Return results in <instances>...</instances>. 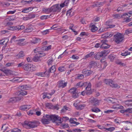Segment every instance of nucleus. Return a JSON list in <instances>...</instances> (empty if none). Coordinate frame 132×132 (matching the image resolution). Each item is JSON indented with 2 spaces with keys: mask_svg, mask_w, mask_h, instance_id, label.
<instances>
[{
  "mask_svg": "<svg viewBox=\"0 0 132 132\" xmlns=\"http://www.w3.org/2000/svg\"><path fill=\"white\" fill-rule=\"evenodd\" d=\"M23 69L26 71H32L35 70V67L34 65L28 63L26 64L23 66Z\"/></svg>",
  "mask_w": 132,
  "mask_h": 132,
  "instance_id": "f257e3e1",
  "label": "nucleus"
},
{
  "mask_svg": "<svg viewBox=\"0 0 132 132\" xmlns=\"http://www.w3.org/2000/svg\"><path fill=\"white\" fill-rule=\"evenodd\" d=\"M104 83L106 84L109 85L112 88H120V86L117 84H114V82L110 79H106L104 81Z\"/></svg>",
  "mask_w": 132,
  "mask_h": 132,
  "instance_id": "f03ea898",
  "label": "nucleus"
},
{
  "mask_svg": "<svg viewBox=\"0 0 132 132\" xmlns=\"http://www.w3.org/2000/svg\"><path fill=\"white\" fill-rule=\"evenodd\" d=\"M123 35L120 33L117 34L114 36V41L117 44L120 43L123 40Z\"/></svg>",
  "mask_w": 132,
  "mask_h": 132,
  "instance_id": "7ed1b4c3",
  "label": "nucleus"
},
{
  "mask_svg": "<svg viewBox=\"0 0 132 132\" xmlns=\"http://www.w3.org/2000/svg\"><path fill=\"white\" fill-rule=\"evenodd\" d=\"M38 125V123L36 122H29L25 121L23 126L26 127L27 126H28L31 128H33L37 127Z\"/></svg>",
  "mask_w": 132,
  "mask_h": 132,
  "instance_id": "20e7f679",
  "label": "nucleus"
},
{
  "mask_svg": "<svg viewBox=\"0 0 132 132\" xmlns=\"http://www.w3.org/2000/svg\"><path fill=\"white\" fill-rule=\"evenodd\" d=\"M52 117L51 120L53 122H56L58 125L61 123L63 119H61L60 118L55 115H52Z\"/></svg>",
  "mask_w": 132,
  "mask_h": 132,
  "instance_id": "39448f33",
  "label": "nucleus"
},
{
  "mask_svg": "<svg viewBox=\"0 0 132 132\" xmlns=\"http://www.w3.org/2000/svg\"><path fill=\"white\" fill-rule=\"evenodd\" d=\"M34 52L35 53H38L37 55H41V56H44L45 55V54L43 52L44 51L42 50V47H38L36 48L34 50Z\"/></svg>",
  "mask_w": 132,
  "mask_h": 132,
  "instance_id": "423d86ee",
  "label": "nucleus"
},
{
  "mask_svg": "<svg viewBox=\"0 0 132 132\" xmlns=\"http://www.w3.org/2000/svg\"><path fill=\"white\" fill-rule=\"evenodd\" d=\"M70 91V92L72 94V96L73 98H76L78 97V95L76 88H71Z\"/></svg>",
  "mask_w": 132,
  "mask_h": 132,
  "instance_id": "0eeeda50",
  "label": "nucleus"
},
{
  "mask_svg": "<svg viewBox=\"0 0 132 132\" xmlns=\"http://www.w3.org/2000/svg\"><path fill=\"white\" fill-rule=\"evenodd\" d=\"M22 97H16L12 98L10 99L9 100L7 101L9 103H14L17 101H19L22 100Z\"/></svg>",
  "mask_w": 132,
  "mask_h": 132,
  "instance_id": "6e6552de",
  "label": "nucleus"
},
{
  "mask_svg": "<svg viewBox=\"0 0 132 132\" xmlns=\"http://www.w3.org/2000/svg\"><path fill=\"white\" fill-rule=\"evenodd\" d=\"M91 84L89 82L86 88V94L87 95H89L92 93V91H91Z\"/></svg>",
  "mask_w": 132,
  "mask_h": 132,
  "instance_id": "1a4fd4ad",
  "label": "nucleus"
},
{
  "mask_svg": "<svg viewBox=\"0 0 132 132\" xmlns=\"http://www.w3.org/2000/svg\"><path fill=\"white\" fill-rule=\"evenodd\" d=\"M89 101L94 106H96L99 104L98 100L94 98H90Z\"/></svg>",
  "mask_w": 132,
  "mask_h": 132,
  "instance_id": "9d476101",
  "label": "nucleus"
},
{
  "mask_svg": "<svg viewBox=\"0 0 132 132\" xmlns=\"http://www.w3.org/2000/svg\"><path fill=\"white\" fill-rule=\"evenodd\" d=\"M51 11L55 12L59 11L61 10V8L60 7L59 4H56L53 6L51 7Z\"/></svg>",
  "mask_w": 132,
  "mask_h": 132,
  "instance_id": "9b49d317",
  "label": "nucleus"
},
{
  "mask_svg": "<svg viewBox=\"0 0 132 132\" xmlns=\"http://www.w3.org/2000/svg\"><path fill=\"white\" fill-rule=\"evenodd\" d=\"M56 71L55 66L54 65L51 67L49 70L45 71V73L49 74L50 73L54 72Z\"/></svg>",
  "mask_w": 132,
  "mask_h": 132,
  "instance_id": "f8f14e48",
  "label": "nucleus"
},
{
  "mask_svg": "<svg viewBox=\"0 0 132 132\" xmlns=\"http://www.w3.org/2000/svg\"><path fill=\"white\" fill-rule=\"evenodd\" d=\"M124 104L127 106H132V99L125 101L123 102Z\"/></svg>",
  "mask_w": 132,
  "mask_h": 132,
  "instance_id": "ddd939ff",
  "label": "nucleus"
},
{
  "mask_svg": "<svg viewBox=\"0 0 132 132\" xmlns=\"http://www.w3.org/2000/svg\"><path fill=\"white\" fill-rule=\"evenodd\" d=\"M58 87H59L63 88L66 86L67 82H65L64 81H61L58 82Z\"/></svg>",
  "mask_w": 132,
  "mask_h": 132,
  "instance_id": "4468645a",
  "label": "nucleus"
},
{
  "mask_svg": "<svg viewBox=\"0 0 132 132\" xmlns=\"http://www.w3.org/2000/svg\"><path fill=\"white\" fill-rule=\"evenodd\" d=\"M82 72L84 74L87 76H89L93 73V71L84 69L82 70Z\"/></svg>",
  "mask_w": 132,
  "mask_h": 132,
  "instance_id": "2eb2a0df",
  "label": "nucleus"
},
{
  "mask_svg": "<svg viewBox=\"0 0 132 132\" xmlns=\"http://www.w3.org/2000/svg\"><path fill=\"white\" fill-rule=\"evenodd\" d=\"M88 84L86 82H80L77 83L76 85V87H80L82 86H84V87H86L87 85Z\"/></svg>",
  "mask_w": 132,
  "mask_h": 132,
  "instance_id": "dca6fc26",
  "label": "nucleus"
},
{
  "mask_svg": "<svg viewBox=\"0 0 132 132\" xmlns=\"http://www.w3.org/2000/svg\"><path fill=\"white\" fill-rule=\"evenodd\" d=\"M6 75L9 76L11 75H13L14 74V72L12 71L9 70L5 69L2 71Z\"/></svg>",
  "mask_w": 132,
  "mask_h": 132,
  "instance_id": "f3484780",
  "label": "nucleus"
},
{
  "mask_svg": "<svg viewBox=\"0 0 132 132\" xmlns=\"http://www.w3.org/2000/svg\"><path fill=\"white\" fill-rule=\"evenodd\" d=\"M27 94V92L26 91H22L21 92H18L17 94L18 95V97H23L22 96L26 95ZM23 100V98L22 100Z\"/></svg>",
  "mask_w": 132,
  "mask_h": 132,
  "instance_id": "a211bd4d",
  "label": "nucleus"
},
{
  "mask_svg": "<svg viewBox=\"0 0 132 132\" xmlns=\"http://www.w3.org/2000/svg\"><path fill=\"white\" fill-rule=\"evenodd\" d=\"M43 56H41V55H38L37 54L34 57L33 59V60L35 62L40 61V58Z\"/></svg>",
  "mask_w": 132,
  "mask_h": 132,
  "instance_id": "6ab92c4d",
  "label": "nucleus"
},
{
  "mask_svg": "<svg viewBox=\"0 0 132 132\" xmlns=\"http://www.w3.org/2000/svg\"><path fill=\"white\" fill-rule=\"evenodd\" d=\"M128 15V14L127 13H125L123 14L122 15H121L120 14H116L113 15L114 17L116 18L119 19L123 18V16Z\"/></svg>",
  "mask_w": 132,
  "mask_h": 132,
  "instance_id": "aec40b11",
  "label": "nucleus"
},
{
  "mask_svg": "<svg viewBox=\"0 0 132 132\" xmlns=\"http://www.w3.org/2000/svg\"><path fill=\"white\" fill-rule=\"evenodd\" d=\"M30 108V106L29 105H24L20 107V109L22 110H27Z\"/></svg>",
  "mask_w": 132,
  "mask_h": 132,
  "instance_id": "412c9836",
  "label": "nucleus"
},
{
  "mask_svg": "<svg viewBox=\"0 0 132 132\" xmlns=\"http://www.w3.org/2000/svg\"><path fill=\"white\" fill-rule=\"evenodd\" d=\"M102 56V55L101 52L97 53L95 55V57L96 59L99 60Z\"/></svg>",
  "mask_w": 132,
  "mask_h": 132,
  "instance_id": "4be33fe9",
  "label": "nucleus"
},
{
  "mask_svg": "<svg viewBox=\"0 0 132 132\" xmlns=\"http://www.w3.org/2000/svg\"><path fill=\"white\" fill-rule=\"evenodd\" d=\"M42 11L44 13H48L51 12V7L47 8L46 7L43 8L42 9Z\"/></svg>",
  "mask_w": 132,
  "mask_h": 132,
  "instance_id": "5701e85b",
  "label": "nucleus"
},
{
  "mask_svg": "<svg viewBox=\"0 0 132 132\" xmlns=\"http://www.w3.org/2000/svg\"><path fill=\"white\" fill-rule=\"evenodd\" d=\"M101 52L102 56H106L110 52V51L108 50H106Z\"/></svg>",
  "mask_w": 132,
  "mask_h": 132,
  "instance_id": "b1692460",
  "label": "nucleus"
},
{
  "mask_svg": "<svg viewBox=\"0 0 132 132\" xmlns=\"http://www.w3.org/2000/svg\"><path fill=\"white\" fill-rule=\"evenodd\" d=\"M107 101L108 102H110L112 103L116 104L117 100L115 98H109L107 99Z\"/></svg>",
  "mask_w": 132,
  "mask_h": 132,
  "instance_id": "393cba45",
  "label": "nucleus"
},
{
  "mask_svg": "<svg viewBox=\"0 0 132 132\" xmlns=\"http://www.w3.org/2000/svg\"><path fill=\"white\" fill-rule=\"evenodd\" d=\"M18 26H13L9 27L8 28V29L12 30H18Z\"/></svg>",
  "mask_w": 132,
  "mask_h": 132,
  "instance_id": "a878e982",
  "label": "nucleus"
},
{
  "mask_svg": "<svg viewBox=\"0 0 132 132\" xmlns=\"http://www.w3.org/2000/svg\"><path fill=\"white\" fill-rule=\"evenodd\" d=\"M32 9H33L31 7H29L25 8L22 10V12L24 13H26L29 12V11L26 12V11L29 10V11H31L32 10Z\"/></svg>",
  "mask_w": 132,
  "mask_h": 132,
  "instance_id": "bb28decb",
  "label": "nucleus"
},
{
  "mask_svg": "<svg viewBox=\"0 0 132 132\" xmlns=\"http://www.w3.org/2000/svg\"><path fill=\"white\" fill-rule=\"evenodd\" d=\"M40 39L35 38L31 42V43L36 44L40 42Z\"/></svg>",
  "mask_w": 132,
  "mask_h": 132,
  "instance_id": "cd10ccee",
  "label": "nucleus"
},
{
  "mask_svg": "<svg viewBox=\"0 0 132 132\" xmlns=\"http://www.w3.org/2000/svg\"><path fill=\"white\" fill-rule=\"evenodd\" d=\"M51 45H50L48 46H44L42 47V50L44 51H47L51 49Z\"/></svg>",
  "mask_w": 132,
  "mask_h": 132,
  "instance_id": "c85d7f7f",
  "label": "nucleus"
},
{
  "mask_svg": "<svg viewBox=\"0 0 132 132\" xmlns=\"http://www.w3.org/2000/svg\"><path fill=\"white\" fill-rule=\"evenodd\" d=\"M106 3V1H104L103 2H96V5L97 7H100Z\"/></svg>",
  "mask_w": 132,
  "mask_h": 132,
  "instance_id": "c756f323",
  "label": "nucleus"
},
{
  "mask_svg": "<svg viewBox=\"0 0 132 132\" xmlns=\"http://www.w3.org/2000/svg\"><path fill=\"white\" fill-rule=\"evenodd\" d=\"M96 64V63L94 61H92L90 62L89 67L90 68H92L94 67Z\"/></svg>",
  "mask_w": 132,
  "mask_h": 132,
  "instance_id": "7c9ffc66",
  "label": "nucleus"
},
{
  "mask_svg": "<svg viewBox=\"0 0 132 132\" xmlns=\"http://www.w3.org/2000/svg\"><path fill=\"white\" fill-rule=\"evenodd\" d=\"M33 30V28L31 27H28L25 30V32H31Z\"/></svg>",
  "mask_w": 132,
  "mask_h": 132,
  "instance_id": "2f4dec72",
  "label": "nucleus"
},
{
  "mask_svg": "<svg viewBox=\"0 0 132 132\" xmlns=\"http://www.w3.org/2000/svg\"><path fill=\"white\" fill-rule=\"evenodd\" d=\"M94 54V52H90L85 56L84 59H86L87 58L91 57Z\"/></svg>",
  "mask_w": 132,
  "mask_h": 132,
  "instance_id": "473e14b6",
  "label": "nucleus"
},
{
  "mask_svg": "<svg viewBox=\"0 0 132 132\" xmlns=\"http://www.w3.org/2000/svg\"><path fill=\"white\" fill-rule=\"evenodd\" d=\"M24 56V55L23 52H20L19 54H18L17 55V57L20 58Z\"/></svg>",
  "mask_w": 132,
  "mask_h": 132,
  "instance_id": "72a5a7b5",
  "label": "nucleus"
},
{
  "mask_svg": "<svg viewBox=\"0 0 132 132\" xmlns=\"http://www.w3.org/2000/svg\"><path fill=\"white\" fill-rule=\"evenodd\" d=\"M110 46V45H108L107 44H102L100 48L106 49L109 48Z\"/></svg>",
  "mask_w": 132,
  "mask_h": 132,
  "instance_id": "f704fd0d",
  "label": "nucleus"
},
{
  "mask_svg": "<svg viewBox=\"0 0 132 132\" xmlns=\"http://www.w3.org/2000/svg\"><path fill=\"white\" fill-rule=\"evenodd\" d=\"M49 121L47 119L44 118L42 119V121L44 124H48L49 123Z\"/></svg>",
  "mask_w": 132,
  "mask_h": 132,
  "instance_id": "c9c22d12",
  "label": "nucleus"
},
{
  "mask_svg": "<svg viewBox=\"0 0 132 132\" xmlns=\"http://www.w3.org/2000/svg\"><path fill=\"white\" fill-rule=\"evenodd\" d=\"M73 12H72L71 11V10L70 9L67 11L66 15L67 16L70 17L73 15Z\"/></svg>",
  "mask_w": 132,
  "mask_h": 132,
  "instance_id": "e433bc0d",
  "label": "nucleus"
},
{
  "mask_svg": "<svg viewBox=\"0 0 132 132\" xmlns=\"http://www.w3.org/2000/svg\"><path fill=\"white\" fill-rule=\"evenodd\" d=\"M69 109L66 106H63V108L61 110V113H64L67 110H69Z\"/></svg>",
  "mask_w": 132,
  "mask_h": 132,
  "instance_id": "4c0bfd02",
  "label": "nucleus"
},
{
  "mask_svg": "<svg viewBox=\"0 0 132 132\" xmlns=\"http://www.w3.org/2000/svg\"><path fill=\"white\" fill-rule=\"evenodd\" d=\"M52 115H46L45 116H43V117L45 118H47V120H48L49 121H50L51 120V119L52 117Z\"/></svg>",
  "mask_w": 132,
  "mask_h": 132,
  "instance_id": "58836bf2",
  "label": "nucleus"
},
{
  "mask_svg": "<svg viewBox=\"0 0 132 132\" xmlns=\"http://www.w3.org/2000/svg\"><path fill=\"white\" fill-rule=\"evenodd\" d=\"M113 108L117 109H122L123 108V107L121 105H120L119 104H117L116 105V106L115 105L113 106Z\"/></svg>",
  "mask_w": 132,
  "mask_h": 132,
  "instance_id": "ea45409f",
  "label": "nucleus"
},
{
  "mask_svg": "<svg viewBox=\"0 0 132 132\" xmlns=\"http://www.w3.org/2000/svg\"><path fill=\"white\" fill-rule=\"evenodd\" d=\"M19 87L21 90H27L28 88L27 86L26 85L20 86Z\"/></svg>",
  "mask_w": 132,
  "mask_h": 132,
  "instance_id": "a19ab883",
  "label": "nucleus"
},
{
  "mask_svg": "<svg viewBox=\"0 0 132 132\" xmlns=\"http://www.w3.org/2000/svg\"><path fill=\"white\" fill-rule=\"evenodd\" d=\"M53 61V59L52 58H51L47 62L48 65L49 66L51 65Z\"/></svg>",
  "mask_w": 132,
  "mask_h": 132,
  "instance_id": "79ce46f5",
  "label": "nucleus"
},
{
  "mask_svg": "<svg viewBox=\"0 0 132 132\" xmlns=\"http://www.w3.org/2000/svg\"><path fill=\"white\" fill-rule=\"evenodd\" d=\"M59 105L58 104H57L56 105H52L51 107V109H55L57 110H58L59 109Z\"/></svg>",
  "mask_w": 132,
  "mask_h": 132,
  "instance_id": "37998d69",
  "label": "nucleus"
},
{
  "mask_svg": "<svg viewBox=\"0 0 132 132\" xmlns=\"http://www.w3.org/2000/svg\"><path fill=\"white\" fill-rule=\"evenodd\" d=\"M85 106V105L84 104H81L78 105L77 109L78 110H81L84 108Z\"/></svg>",
  "mask_w": 132,
  "mask_h": 132,
  "instance_id": "c03bdc74",
  "label": "nucleus"
},
{
  "mask_svg": "<svg viewBox=\"0 0 132 132\" xmlns=\"http://www.w3.org/2000/svg\"><path fill=\"white\" fill-rule=\"evenodd\" d=\"M19 78H14L12 80H10V81H12L13 82H15L16 81H18V80H19Z\"/></svg>",
  "mask_w": 132,
  "mask_h": 132,
  "instance_id": "a18cd8bd",
  "label": "nucleus"
},
{
  "mask_svg": "<svg viewBox=\"0 0 132 132\" xmlns=\"http://www.w3.org/2000/svg\"><path fill=\"white\" fill-rule=\"evenodd\" d=\"M131 33H132V29H129L125 31V33L127 35Z\"/></svg>",
  "mask_w": 132,
  "mask_h": 132,
  "instance_id": "49530a36",
  "label": "nucleus"
},
{
  "mask_svg": "<svg viewBox=\"0 0 132 132\" xmlns=\"http://www.w3.org/2000/svg\"><path fill=\"white\" fill-rule=\"evenodd\" d=\"M130 52H126L124 53H122L121 54V55L122 56H126L128 55H129L130 54Z\"/></svg>",
  "mask_w": 132,
  "mask_h": 132,
  "instance_id": "de8ad7c7",
  "label": "nucleus"
},
{
  "mask_svg": "<svg viewBox=\"0 0 132 132\" xmlns=\"http://www.w3.org/2000/svg\"><path fill=\"white\" fill-rule=\"evenodd\" d=\"M24 62H22L21 63L17 64L18 67H22V68H23V66L24 65Z\"/></svg>",
  "mask_w": 132,
  "mask_h": 132,
  "instance_id": "09e8293b",
  "label": "nucleus"
},
{
  "mask_svg": "<svg viewBox=\"0 0 132 132\" xmlns=\"http://www.w3.org/2000/svg\"><path fill=\"white\" fill-rule=\"evenodd\" d=\"M92 111L95 112L96 113L100 112V110L97 108L92 109H91Z\"/></svg>",
  "mask_w": 132,
  "mask_h": 132,
  "instance_id": "8fccbe9b",
  "label": "nucleus"
},
{
  "mask_svg": "<svg viewBox=\"0 0 132 132\" xmlns=\"http://www.w3.org/2000/svg\"><path fill=\"white\" fill-rule=\"evenodd\" d=\"M105 129L106 130H107L108 131L111 132L115 129V128L113 127H110L109 128H105Z\"/></svg>",
  "mask_w": 132,
  "mask_h": 132,
  "instance_id": "3c124183",
  "label": "nucleus"
},
{
  "mask_svg": "<svg viewBox=\"0 0 132 132\" xmlns=\"http://www.w3.org/2000/svg\"><path fill=\"white\" fill-rule=\"evenodd\" d=\"M45 71L43 73H40L38 75L42 77H44L45 75H47V76H49L48 74H47L46 73H45Z\"/></svg>",
  "mask_w": 132,
  "mask_h": 132,
  "instance_id": "603ef678",
  "label": "nucleus"
},
{
  "mask_svg": "<svg viewBox=\"0 0 132 132\" xmlns=\"http://www.w3.org/2000/svg\"><path fill=\"white\" fill-rule=\"evenodd\" d=\"M35 112V111L34 110L30 111L28 112V114L29 115H32L34 114Z\"/></svg>",
  "mask_w": 132,
  "mask_h": 132,
  "instance_id": "864d4df0",
  "label": "nucleus"
},
{
  "mask_svg": "<svg viewBox=\"0 0 132 132\" xmlns=\"http://www.w3.org/2000/svg\"><path fill=\"white\" fill-rule=\"evenodd\" d=\"M115 55H110L109 56V58L111 61H113L115 58Z\"/></svg>",
  "mask_w": 132,
  "mask_h": 132,
  "instance_id": "5fc2aeb1",
  "label": "nucleus"
},
{
  "mask_svg": "<svg viewBox=\"0 0 132 132\" xmlns=\"http://www.w3.org/2000/svg\"><path fill=\"white\" fill-rule=\"evenodd\" d=\"M25 40V39H19L17 40L18 42V44H22V42H23Z\"/></svg>",
  "mask_w": 132,
  "mask_h": 132,
  "instance_id": "6e6d98bb",
  "label": "nucleus"
},
{
  "mask_svg": "<svg viewBox=\"0 0 132 132\" xmlns=\"http://www.w3.org/2000/svg\"><path fill=\"white\" fill-rule=\"evenodd\" d=\"M1 5H2L4 6V5H6V6H9L10 5V4L7 2H2V3H1Z\"/></svg>",
  "mask_w": 132,
  "mask_h": 132,
  "instance_id": "4d7b16f0",
  "label": "nucleus"
},
{
  "mask_svg": "<svg viewBox=\"0 0 132 132\" xmlns=\"http://www.w3.org/2000/svg\"><path fill=\"white\" fill-rule=\"evenodd\" d=\"M58 70L60 71H63L65 70V68L63 67H60L58 68Z\"/></svg>",
  "mask_w": 132,
  "mask_h": 132,
  "instance_id": "13d9d810",
  "label": "nucleus"
},
{
  "mask_svg": "<svg viewBox=\"0 0 132 132\" xmlns=\"http://www.w3.org/2000/svg\"><path fill=\"white\" fill-rule=\"evenodd\" d=\"M79 56L76 55H73L71 57V58L74 60L78 59L79 58Z\"/></svg>",
  "mask_w": 132,
  "mask_h": 132,
  "instance_id": "bf43d9fd",
  "label": "nucleus"
},
{
  "mask_svg": "<svg viewBox=\"0 0 132 132\" xmlns=\"http://www.w3.org/2000/svg\"><path fill=\"white\" fill-rule=\"evenodd\" d=\"M48 15H42L40 17V19L42 20L46 19L47 18V17Z\"/></svg>",
  "mask_w": 132,
  "mask_h": 132,
  "instance_id": "052dcab7",
  "label": "nucleus"
},
{
  "mask_svg": "<svg viewBox=\"0 0 132 132\" xmlns=\"http://www.w3.org/2000/svg\"><path fill=\"white\" fill-rule=\"evenodd\" d=\"M52 105V104L48 103H47L46 104V106L50 109H51V107Z\"/></svg>",
  "mask_w": 132,
  "mask_h": 132,
  "instance_id": "680f3d73",
  "label": "nucleus"
},
{
  "mask_svg": "<svg viewBox=\"0 0 132 132\" xmlns=\"http://www.w3.org/2000/svg\"><path fill=\"white\" fill-rule=\"evenodd\" d=\"M18 26V30L23 29L24 28V26L23 25H21V26Z\"/></svg>",
  "mask_w": 132,
  "mask_h": 132,
  "instance_id": "e2e57ef3",
  "label": "nucleus"
},
{
  "mask_svg": "<svg viewBox=\"0 0 132 132\" xmlns=\"http://www.w3.org/2000/svg\"><path fill=\"white\" fill-rule=\"evenodd\" d=\"M98 29V28L97 27H94L91 28V30L92 32H94L96 31Z\"/></svg>",
  "mask_w": 132,
  "mask_h": 132,
  "instance_id": "0e129e2a",
  "label": "nucleus"
},
{
  "mask_svg": "<svg viewBox=\"0 0 132 132\" xmlns=\"http://www.w3.org/2000/svg\"><path fill=\"white\" fill-rule=\"evenodd\" d=\"M32 0H29L28 1H21V3H24L25 4H29L32 1Z\"/></svg>",
  "mask_w": 132,
  "mask_h": 132,
  "instance_id": "69168bd1",
  "label": "nucleus"
},
{
  "mask_svg": "<svg viewBox=\"0 0 132 132\" xmlns=\"http://www.w3.org/2000/svg\"><path fill=\"white\" fill-rule=\"evenodd\" d=\"M102 84V82L101 81L97 82L96 84V86L97 87H99L101 86Z\"/></svg>",
  "mask_w": 132,
  "mask_h": 132,
  "instance_id": "338daca9",
  "label": "nucleus"
},
{
  "mask_svg": "<svg viewBox=\"0 0 132 132\" xmlns=\"http://www.w3.org/2000/svg\"><path fill=\"white\" fill-rule=\"evenodd\" d=\"M16 19L15 17L14 16H12L9 19V21H13Z\"/></svg>",
  "mask_w": 132,
  "mask_h": 132,
  "instance_id": "774afa93",
  "label": "nucleus"
}]
</instances>
